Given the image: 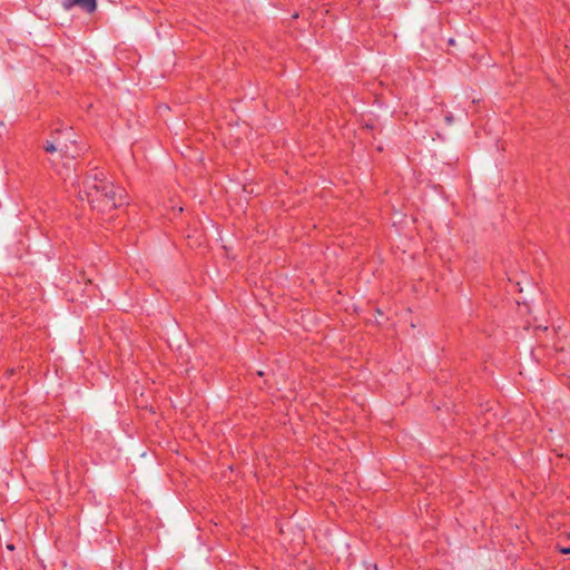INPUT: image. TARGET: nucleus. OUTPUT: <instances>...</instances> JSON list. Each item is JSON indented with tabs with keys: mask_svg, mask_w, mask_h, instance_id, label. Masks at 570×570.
<instances>
[{
	"mask_svg": "<svg viewBox=\"0 0 570 570\" xmlns=\"http://www.w3.org/2000/svg\"><path fill=\"white\" fill-rule=\"evenodd\" d=\"M121 193L122 189L109 181L102 170L95 168L87 173L77 195L80 202H87L92 209L110 213L124 204Z\"/></svg>",
	"mask_w": 570,
	"mask_h": 570,
	"instance_id": "obj_1",
	"label": "nucleus"
},
{
	"mask_svg": "<svg viewBox=\"0 0 570 570\" xmlns=\"http://www.w3.org/2000/svg\"><path fill=\"white\" fill-rule=\"evenodd\" d=\"M444 120L446 122V125H452L453 121H454V117L451 112H448L445 116H444Z\"/></svg>",
	"mask_w": 570,
	"mask_h": 570,
	"instance_id": "obj_4",
	"label": "nucleus"
},
{
	"mask_svg": "<svg viewBox=\"0 0 570 570\" xmlns=\"http://www.w3.org/2000/svg\"><path fill=\"white\" fill-rule=\"evenodd\" d=\"M559 551L562 553V554H569L570 553V548H563V547H560L558 548Z\"/></svg>",
	"mask_w": 570,
	"mask_h": 570,
	"instance_id": "obj_5",
	"label": "nucleus"
},
{
	"mask_svg": "<svg viewBox=\"0 0 570 570\" xmlns=\"http://www.w3.org/2000/svg\"><path fill=\"white\" fill-rule=\"evenodd\" d=\"M75 6L80 7L87 13H92L97 9V0H63L65 9H70Z\"/></svg>",
	"mask_w": 570,
	"mask_h": 570,
	"instance_id": "obj_2",
	"label": "nucleus"
},
{
	"mask_svg": "<svg viewBox=\"0 0 570 570\" xmlns=\"http://www.w3.org/2000/svg\"><path fill=\"white\" fill-rule=\"evenodd\" d=\"M67 145L66 144H61L60 141H50V140H47L45 144H43V149L46 153H56V151H59L60 154H63L66 155L67 154Z\"/></svg>",
	"mask_w": 570,
	"mask_h": 570,
	"instance_id": "obj_3",
	"label": "nucleus"
}]
</instances>
